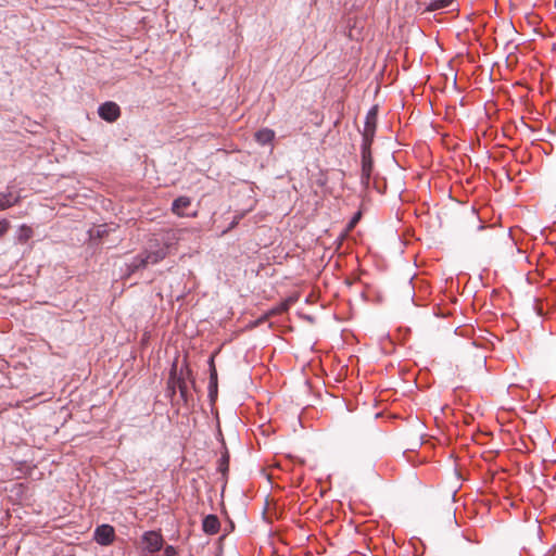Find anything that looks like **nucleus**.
<instances>
[{
	"instance_id": "obj_6",
	"label": "nucleus",
	"mask_w": 556,
	"mask_h": 556,
	"mask_svg": "<svg viewBox=\"0 0 556 556\" xmlns=\"http://www.w3.org/2000/svg\"><path fill=\"white\" fill-rule=\"evenodd\" d=\"M376 123H377V108H371L366 115L364 131H363V141H372L375 131H376Z\"/></svg>"
},
{
	"instance_id": "obj_24",
	"label": "nucleus",
	"mask_w": 556,
	"mask_h": 556,
	"mask_svg": "<svg viewBox=\"0 0 556 556\" xmlns=\"http://www.w3.org/2000/svg\"><path fill=\"white\" fill-rule=\"evenodd\" d=\"M445 553L448 555L451 553V549L446 547Z\"/></svg>"
},
{
	"instance_id": "obj_1",
	"label": "nucleus",
	"mask_w": 556,
	"mask_h": 556,
	"mask_svg": "<svg viewBox=\"0 0 556 556\" xmlns=\"http://www.w3.org/2000/svg\"><path fill=\"white\" fill-rule=\"evenodd\" d=\"M149 247L150 249L144 253L134 257L132 262L129 264L131 271L144 268L149 264H156L166 257L168 249L166 244L161 245L157 240H153Z\"/></svg>"
},
{
	"instance_id": "obj_8",
	"label": "nucleus",
	"mask_w": 556,
	"mask_h": 556,
	"mask_svg": "<svg viewBox=\"0 0 556 556\" xmlns=\"http://www.w3.org/2000/svg\"><path fill=\"white\" fill-rule=\"evenodd\" d=\"M191 205V199L186 195L178 197L172 204V212L177 216H189L185 211Z\"/></svg>"
},
{
	"instance_id": "obj_7",
	"label": "nucleus",
	"mask_w": 556,
	"mask_h": 556,
	"mask_svg": "<svg viewBox=\"0 0 556 556\" xmlns=\"http://www.w3.org/2000/svg\"><path fill=\"white\" fill-rule=\"evenodd\" d=\"M146 548L150 553H156L161 551L163 546V538L155 531L146 532L142 536Z\"/></svg>"
},
{
	"instance_id": "obj_15",
	"label": "nucleus",
	"mask_w": 556,
	"mask_h": 556,
	"mask_svg": "<svg viewBox=\"0 0 556 556\" xmlns=\"http://www.w3.org/2000/svg\"><path fill=\"white\" fill-rule=\"evenodd\" d=\"M218 384H208V397L214 402L217 397Z\"/></svg>"
},
{
	"instance_id": "obj_10",
	"label": "nucleus",
	"mask_w": 556,
	"mask_h": 556,
	"mask_svg": "<svg viewBox=\"0 0 556 556\" xmlns=\"http://www.w3.org/2000/svg\"><path fill=\"white\" fill-rule=\"evenodd\" d=\"M254 138L257 143L265 146L273 142L275 139V131L270 128H262L255 132Z\"/></svg>"
},
{
	"instance_id": "obj_19",
	"label": "nucleus",
	"mask_w": 556,
	"mask_h": 556,
	"mask_svg": "<svg viewBox=\"0 0 556 556\" xmlns=\"http://www.w3.org/2000/svg\"><path fill=\"white\" fill-rule=\"evenodd\" d=\"M164 554L165 556H175L176 551L173 546L168 545L165 547Z\"/></svg>"
},
{
	"instance_id": "obj_20",
	"label": "nucleus",
	"mask_w": 556,
	"mask_h": 556,
	"mask_svg": "<svg viewBox=\"0 0 556 556\" xmlns=\"http://www.w3.org/2000/svg\"><path fill=\"white\" fill-rule=\"evenodd\" d=\"M456 542H457L458 545L468 546V542H467V540L463 535H458L456 538Z\"/></svg>"
},
{
	"instance_id": "obj_23",
	"label": "nucleus",
	"mask_w": 556,
	"mask_h": 556,
	"mask_svg": "<svg viewBox=\"0 0 556 556\" xmlns=\"http://www.w3.org/2000/svg\"><path fill=\"white\" fill-rule=\"evenodd\" d=\"M406 288H407V292L410 293L412 288H410L409 283L406 285Z\"/></svg>"
},
{
	"instance_id": "obj_16",
	"label": "nucleus",
	"mask_w": 556,
	"mask_h": 556,
	"mask_svg": "<svg viewBox=\"0 0 556 556\" xmlns=\"http://www.w3.org/2000/svg\"><path fill=\"white\" fill-rule=\"evenodd\" d=\"M208 384H218L216 368H213V370H211V372H210V382H208Z\"/></svg>"
},
{
	"instance_id": "obj_12",
	"label": "nucleus",
	"mask_w": 556,
	"mask_h": 556,
	"mask_svg": "<svg viewBox=\"0 0 556 556\" xmlns=\"http://www.w3.org/2000/svg\"><path fill=\"white\" fill-rule=\"evenodd\" d=\"M465 220L466 223L470 224L471 226L478 225V229H483L484 226L481 224V219L477 213V211L472 207L465 214Z\"/></svg>"
},
{
	"instance_id": "obj_17",
	"label": "nucleus",
	"mask_w": 556,
	"mask_h": 556,
	"mask_svg": "<svg viewBox=\"0 0 556 556\" xmlns=\"http://www.w3.org/2000/svg\"><path fill=\"white\" fill-rule=\"evenodd\" d=\"M361 215L362 213L361 212H357L353 217L352 219L350 220L349 223V228L352 229L353 227H355V225L358 223L359 218H361Z\"/></svg>"
},
{
	"instance_id": "obj_21",
	"label": "nucleus",
	"mask_w": 556,
	"mask_h": 556,
	"mask_svg": "<svg viewBox=\"0 0 556 556\" xmlns=\"http://www.w3.org/2000/svg\"><path fill=\"white\" fill-rule=\"evenodd\" d=\"M214 357L215 355L213 354L210 359H208V366H210V371L213 370V368H216L215 367V363H214Z\"/></svg>"
},
{
	"instance_id": "obj_4",
	"label": "nucleus",
	"mask_w": 556,
	"mask_h": 556,
	"mask_svg": "<svg viewBox=\"0 0 556 556\" xmlns=\"http://www.w3.org/2000/svg\"><path fill=\"white\" fill-rule=\"evenodd\" d=\"M93 538L98 544L102 546H108L114 541V528L110 525L98 526L94 530Z\"/></svg>"
},
{
	"instance_id": "obj_3",
	"label": "nucleus",
	"mask_w": 556,
	"mask_h": 556,
	"mask_svg": "<svg viewBox=\"0 0 556 556\" xmlns=\"http://www.w3.org/2000/svg\"><path fill=\"white\" fill-rule=\"evenodd\" d=\"M371 143H372V141L366 140V141L362 142V147H361V154H362L361 179H362V184L365 187H368V185H369L371 172L374 168V162H372L371 150H370Z\"/></svg>"
},
{
	"instance_id": "obj_13",
	"label": "nucleus",
	"mask_w": 556,
	"mask_h": 556,
	"mask_svg": "<svg viewBox=\"0 0 556 556\" xmlns=\"http://www.w3.org/2000/svg\"><path fill=\"white\" fill-rule=\"evenodd\" d=\"M229 466V455L228 452H225L218 462V470L225 475L228 471Z\"/></svg>"
},
{
	"instance_id": "obj_5",
	"label": "nucleus",
	"mask_w": 556,
	"mask_h": 556,
	"mask_svg": "<svg viewBox=\"0 0 556 556\" xmlns=\"http://www.w3.org/2000/svg\"><path fill=\"white\" fill-rule=\"evenodd\" d=\"M98 113L102 119L112 123L119 117L121 110L115 102L109 101L99 106Z\"/></svg>"
},
{
	"instance_id": "obj_22",
	"label": "nucleus",
	"mask_w": 556,
	"mask_h": 556,
	"mask_svg": "<svg viewBox=\"0 0 556 556\" xmlns=\"http://www.w3.org/2000/svg\"><path fill=\"white\" fill-rule=\"evenodd\" d=\"M0 205H1L2 208H4L7 206H10L11 203L9 201H5V202H1Z\"/></svg>"
},
{
	"instance_id": "obj_11",
	"label": "nucleus",
	"mask_w": 556,
	"mask_h": 556,
	"mask_svg": "<svg viewBox=\"0 0 556 556\" xmlns=\"http://www.w3.org/2000/svg\"><path fill=\"white\" fill-rule=\"evenodd\" d=\"M295 301L293 298H289L268 311L267 316H276L287 312L290 305Z\"/></svg>"
},
{
	"instance_id": "obj_2",
	"label": "nucleus",
	"mask_w": 556,
	"mask_h": 556,
	"mask_svg": "<svg viewBox=\"0 0 556 556\" xmlns=\"http://www.w3.org/2000/svg\"><path fill=\"white\" fill-rule=\"evenodd\" d=\"M190 379L192 384H194V380L192 378V372L189 369V367L186 365L185 367H181L180 370H177V363L175 362L172 366L169 378H168V386L173 389V392H175V389L178 388L180 396L187 401V382L186 380Z\"/></svg>"
},
{
	"instance_id": "obj_18",
	"label": "nucleus",
	"mask_w": 556,
	"mask_h": 556,
	"mask_svg": "<svg viewBox=\"0 0 556 556\" xmlns=\"http://www.w3.org/2000/svg\"><path fill=\"white\" fill-rule=\"evenodd\" d=\"M9 224L5 220L0 222V237L7 232Z\"/></svg>"
},
{
	"instance_id": "obj_14",
	"label": "nucleus",
	"mask_w": 556,
	"mask_h": 556,
	"mask_svg": "<svg viewBox=\"0 0 556 556\" xmlns=\"http://www.w3.org/2000/svg\"><path fill=\"white\" fill-rule=\"evenodd\" d=\"M454 0H433L429 9L432 11L447 8Z\"/></svg>"
},
{
	"instance_id": "obj_9",
	"label": "nucleus",
	"mask_w": 556,
	"mask_h": 556,
	"mask_svg": "<svg viewBox=\"0 0 556 556\" xmlns=\"http://www.w3.org/2000/svg\"><path fill=\"white\" fill-rule=\"evenodd\" d=\"M202 529L206 534L213 535L218 533L220 529V522L216 515H207L202 521Z\"/></svg>"
}]
</instances>
